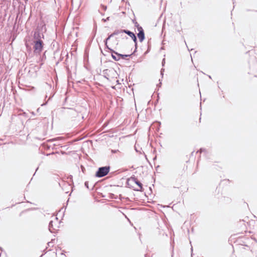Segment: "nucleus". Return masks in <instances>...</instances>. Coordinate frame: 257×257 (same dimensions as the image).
I'll return each mask as SVG.
<instances>
[{
	"instance_id": "nucleus-1",
	"label": "nucleus",
	"mask_w": 257,
	"mask_h": 257,
	"mask_svg": "<svg viewBox=\"0 0 257 257\" xmlns=\"http://www.w3.org/2000/svg\"><path fill=\"white\" fill-rule=\"evenodd\" d=\"M59 221L56 216H52L49 224V229L51 232H54L56 230H58L59 225Z\"/></svg>"
},
{
	"instance_id": "nucleus-2",
	"label": "nucleus",
	"mask_w": 257,
	"mask_h": 257,
	"mask_svg": "<svg viewBox=\"0 0 257 257\" xmlns=\"http://www.w3.org/2000/svg\"><path fill=\"white\" fill-rule=\"evenodd\" d=\"M110 167L109 166L100 167L96 172L95 176L99 178L104 177L108 173Z\"/></svg>"
},
{
	"instance_id": "nucleus-3",
	"label": "nucleus",
	"mask_w": 257,
	"mask_h": 257,
	"mask_svg": "<svg viewBox=\"0 0 257 257\" xmlns=\"http://www.w3.org/2000/svg\"><path fill=\"white\" fill-rule=\"evenodd\" d=\"M34 52L35 54H39L43 50V42L42 40L34 41Z\"/></svg>"
},
{
	"instance_id": "nucleus-4",
	"label": "nucleus",
	"mask_w": 257,
	"mask_h": 257,
	"mask_svg": "<svg viewBox=\"0 0 257 257\" xmlns=\"http://www.w3.org/2000/svg\"><path fill=\"white\" fill-rule=\"evenodd\" d=\"M128 183L132 184H135L137 185V187L135 188L134 190L138 191H143L142 184L136 178V177H131L128 179Z\"/></svg>"
},
{
	"instance_id": "nucleus-5",
	"label": "nucleus",
	"mask_w": 257,
	"mask_h": 257,
	"mask_svg": "<svg viewBox=\"0 0 257 257\" xmlns=\"http://www.w3.org/2000/svg\"><path fill=\"white\" fill-rule=\"evenodd\" d=\"M63 139L61 137H58L48 141L49 143H52L54 146H57L61 145L60 142L62 141Z\"/></svg>"
},
{
	"instance_id": "nucleus-6",
	"label": "nucleus",
	"mask_w": 257,
	"mask_h": 257,
	"mask_svg": "<svg viewBox=\"0 0 257 257\" xmlns=\"http://www.w3.org/2000/svg\"><path fill=\"white\" fill-rule=\"evenodd\" d=\"M123 33L127 34L130 37L132 38L134 42L135 43V46L137 47V38L135 34L130 31L123 30Z\"/></svg>"
},
{
	"instance_id": "nucleus-7",
	"label": "nucleus",
	"mask_w": 257,
	"mask_h": 257,
	"mask_svg": "<svg viewBox=\"0 0 257 257\" xmlns=\"http://www.w3.org/2000/svg\"><path fill=\"white\" fill-rule=\"evenodd\" d=\"M138 30L139 31V32L138 34V37L140 42H142L145 39V34H144V30L142 27L139 28Z\"/></svg>"
},
{
	"instance_id": "nucleus-8",
	"label": "nucleus",
	"mask_w": 257,
	"mask_h": 257,
	"mask_svg": "<svg viewBox=\"0 0 257 257\" xmlns=\"http://www.w3.org/2000/svg\"><path fill=\"white\" fill-rule=\"evenodd\" d=\"M121 33H123V30H116L112 34H111L106 40V42L111 37L114 35H117ZM105 45H107V42L105 43Z\"/></svg>"
},
{
	"instance_id": "nucleus-9",
	"label": "nucleus",
	"mask_w": 257,
	"mask_h": 257,
	"mask_svg": "<svg viewBox=\"0 0 257 257\" xmlns=\"http://www.w3.org/2000/svg\"><path fill=\"white\" fill-rule=\"evenodd\" d=\"M120 54H118L113 51L112 52V57L113 59L116 61H118L120 59Z\"/></svg>"
},
{
	"instance_id": "nucleus-10",
	"label": "nucleus",
	"mask_w": 257,
	"mask_h": 257,
	"mask_svg": "<svg viewBox=\"0 0 257 257\" xmlns=\"http://www.w3.org/2000/svg\"><path fill=\"white\" fill-rule=\"evenodd\" d=\"M34 41L41 40V34L38 31H35L34 34Z\"/></svg>"
},
{
	"instance_id": "nucleus-11",
	"label": "nucleus",
	"mask_w": 257,
	"mask_h": 257,
	"mask_svg": "<svg viewBox=\"0 0 257 257\" xmlns=\"http://www.w3.org/2000/svg\"><path fill=\"white\" fill-rule=\"evenodd\" d=\"M132 55V54L130 55H122L120 54V58H121L123 59H125L127 57H130Z\"/></svg>"
},
{
	"instance_id": "nucleus-12",
	"label": "nucleus",
	"mask_w": 257,
	"mask_h": 257,
	"mask_svg": "<svg viewBox=\"0 0 257 257\" xmlns=\"http://www.w3.org/2000/svg\"><path fill=\"white\" fill-rule=\"evenodd\" d=\"M84 185H85V186L87 188H88V189H89V186H88V181H86V182H85V183H84Z\"/></svg>"
},
{
	"instance_id": "nucleus-13",
	"label": "nucleus",
	"mask_w": 257,
	"mask_h": 257,
	"mask_svg": "<svg viewBox=\"0 0 257 257\" xmlns=\"http://www.w3.org/2000/svg\"><path fill=\"white\" fill-rule=\"evenodd\" d=\"M81 170L84 173V170H85V168L83 166H81Z\"/></svg>"
},
{
	"instance_id": "nucleus-14",
	"label": "nucleus",
	"mask_w": 257,
	"mask_h": 257,
	"mask_svg": "<svg viewBox=\"0 0 257 257\" xmlns=\"http://www.w3.org/2000/svg\"><path fill=\"white\" fill-rule=\"evenodd\" d=\"M109 17H107L106 19H103L102 20L104 22H106V21L109 20Z\"/></svg>"
},
{
	"instance_id": "nucleus-15",
	"label": "nucleus",
	"mask_w": 257,
	"mask_h": 257,
	"mask_svg": "<svg viewBox=\"0 0 257 257\" xmlns=\"http://www.w3.org/2000/svg\"><path fill=\"white\" fill-rule=\"evenodd\" d=\"M164 71V69H161V75H162V76H163V72Z\"/></svg>"
},
{
	"instance_id": "nucleus-16",
	"label": "nucleus",
	"mask_w": 257,
	"mask_h": 257,
	"mask_svg": "<svg viewBox=\"0 0 257 257\" xmlns=\"http://www.w3.org/2000/svg\"><path fill=\"white\" fill-rule=\"evenodd\" d=\"M112 153H115L118 152V150H111Z\"/></svg>"
},
{
	"instance_id": "nucleus-17",
	"label": "nucleus",
	"mask_w": 257,
	"mask_h": 257,
	"mask_svg": "<svg viewBox=\"0 0 257 257\" xmlns=\"http://www.w3.org/2000/svg\"><path fill=\"white\" fill-rule=\"evenodd\" d=\"M165 62V59H163V61H162V65L163 66H164Z\"/></svg>"
},
{
	"instance_id": "nucleus-18",
	"label": "nucleus",
	"mask_w": 257,
	"mask_h": 257,
	"mask_svg": "<svg viewBox=\"0 0 257 257\" xmlns=\"http://www.w3.org/2000/svg\"><path fill=\"white\" fill-rule=\"evenodd\" d=\"M205 150L204 149H200V153H202L203 151H204Z\"/></svg>"
},
{
	"instance_id": "nucleus-19",
	"label": "nucleus",
	"mask_w": 257,
	"mask_h": 257,
	"mask_svg": "<svg viewBox=\"0 0 257 257\" xmlns=\"http://www.w3.org/2000/svg\"><path fill=\"white\" fill-rule=\"evenodd\" d=\"M135 149H136V151L137 152H138V150H137V149L136 146H135Z\"/></svg>"
}]
</instances>
